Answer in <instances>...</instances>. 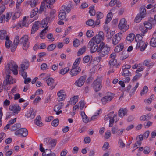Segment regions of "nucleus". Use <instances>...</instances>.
Here are the masks:
<instances>
[{"mask_svg": "<svg viewBox=\"0 0 156 156\" xmlns=\"http://www.w3.org/2000/svg\"><path fill=\"white\" fill-rule=\"evenodd\" d=\"M23 44V48L24 50H27L29 47V42L28 39V36L25 35L22 36L19 40L18 36H16L14 41L13 44L11 46V51L12 52L16 50L19 43Z\"/></svg>", "mask_w": 156, "mask_h": 156, "instance_id": "nucleus-1", "label": "nucleus"}, {"mask_svg": "<svg viewBox=\"0 0 156 156\" xmlns=\"http://www.w3.org/2000/svg\"><path fill=\"white\" fill-rule=\"evenodd\" d=\"M99 44L98 46L99 55L101 56L104 57L108 55L110 51V48L103 42H101Z\"/></svg>", "mask_w": 156, "mask_h": 156, "instance_id": "nucleus-2", "label": "nucleus"}, {"mask_svg": "<svg viewBox=\"0 0 156 156\" xmlns=\"http://www.w3.org/2000/svg\"><path fill=\"white\" fill-rule=\"evenodd\" d=\"M97 34L95 36L93 37L89 42L87 47L90 48V52L94 53L96 51L98 52V38H97Z\"/></svg>", "mask_w": 156, "mask_h": 156, "instance_id": "nucleus-3", "label": "nucleus"}, {"mask_svg": "<svg viewBox=\"0 0 156 156\" xmlns=\"http://www.w3.org/2000/svg\"><path fill=\"white\" fill-rule=\"evenodd\" d=\"M8 65L9 69L7 70V72L9 74L10 70L13 72V73L14 75H17L18 73L17 71L18 66L14 62L12 61L10 62Z\"/></svg>", "mask_w": 156, "mask_h": 156, "instance_id": "nucleus-4", "label": "nucleus"}, {"mask_svg": "<svg viewBox=\"0 0 156 156\" xmlns=\"http://www.w3.org/2000/svg\"><path fill=\"white\" fill-rule=\"evenodd\" d=\"M114 96V94L110 92L108 93L101 99L102 104L105 105L108 102L110 101L113 99Z\"/></svg>", "mask_w": 156, "mask_h": 156, "instance_id": "nucleus-5", "label": "nucleus"}, {"mask_svg": "<svg viewBox=\"0 0 156 156\" xmlns=\"http://www.w3.org/2000/svg\"><path fill=\"white\" fill-rule=\"evenodd\" d=\"M118 27L123 32L126 31L129 28V26L127 25V22L125 18H122L120 20Z\"/></svg>", "mask_w": 156, "mask_h": 156, "instance_id": "nucleus-6", "label": "nucleus"}, {"mask_svg": "<svg viewBox=\"0 0 156 156\" xmlns=\"http://www.w3.org/2000/svg\"><path fill=\"white\" fill-rule=\"evenodd\" d=\"M44 143L46 145H47L49 148L54 147L56 144V141L53 139L51 140L49 138H46L44 139Z\"/></svg>", "mask_w": 156, "mask_h": 156, "instance_id": "nucleus-7", "label": "nucleus"}, {"mask_svg": "<svg viewBox=\"0 0 156 156\" xmlns=\"http://www.w3.org/2000/svg\"><path fill=\"white\" fill-rule=\"evenodd\" d=\"M10 110L13 111V115H16L20 111L21 108L19 105H10L9 107Z\"/></svg>", "mask_w": 156, "mask_h": 156, "instance_id": "nucleus-8", "label": "nucleus"}, {"mask_svg": "<svg viewBox=\"0 0 156 156\" xmlns=\"http://www.w3.org/2000/svg\"><path fill=\"white\" fill-rule=\"evenodd\" d=\"M122 36L121 33H119L116 34L113 37L112 44L114 45L117 44L121 40Z\"/></svg>", "mask_w": 156, "mask_h": 156, "instance_id": "nucleus-9", "label": "nucleus"}, {"mask_svg": "<svg viewBox=\"0 0 156 156\" xmlns=\"http://www.w3.org/2000/svg\"><path fill=\"white\" fill-rule=\"evenodd\" d=\"M148 44V43L146 42L145 44V42L144 41H138L136 47V49H139L141 47L140 51H144Z\"/></svg>", "mask_w": 156, "mask_h": 156, "instance_id": "nucleus-10", "label": "nucleus"}, {"mask_svg": "<svg viewBox=\"0 0 156 156\" xmlns=\"http://www.w3.org/2000/svg\"><path fill=\"white\" fill-rule=\"evenodd\" d=\"M143 24L146 29H143V30L142 31L141 34V35L144 36L145 34L147 31L148 30H150L152 29L153 25L147 21L144 22Z\"/></svg>", "mask_w": 156, "mask_h": 156, "instance_id": "nucleus-11", "label": "nucleus"}, {"mask_svg": "<svg viewBox=\"0 0 156 156\" xmlns=\"http://www.w3.org/2000/svg\"><path fill=\"white\" fill-rule=\"evenodd\" d=\"M15 134L16 135L20 134L23 137H25L28 134V131L27 129L25 128H20L15 131Z\"/></svg>", "mask_w": 156, "mask_h": 156, "instance_id": "nucleus-12", "label": "nucleus"}, {"mask_svg": "<svg viewBox=\"0 0 156 156\" xmlns=\"http://www.w3.org/2000/svg\"><path fill=\"white\" fill-rule=\"evenodd\" d=\"M86 76H81L75 83V84L78 87H80L83 86L85 82Z\"/></svg>", "mask_w": 156, "mask_h": 156, "instance_id": "nucleus-13", "label": "nucleus"}, {"mask_svg": "<svg viewBox=\"0 0 156 156\" xmlns=\"http://www.w3.org/2000/svg\"><path fill=\"white\" fill-rule=\"evenodd\" d=\"M116 56V54L115 53H112L110 55V57L112 58L109 61V63L110 65L114 66L116 64L117 61V60L115 59Z\"/></svg>", "mask_w": 156, "mask_h": 156, "instance_id": "nucleus-14", "label": "nucleus"}, {"mask_svg": "<svg viewBox=\"0 0 156 156\" xmlns=\"http://www.w3.org/2000/svg\"><path fill=\"white\" fill-rule=\"evenodd\" d=\"M39 23L38 21H36L33 23L31 30V34H34L39 29Z\"/></svg>", "mask_w": 156, "mask_h": 156, "instance_id": "nucleus-15", "label": "nucleus"}, {"mask_svg": "<svg viewBox=\"0 0 156 156\" xmlns=\"http://www.w3.org/2000/svg\"><path fill=\"white\" fill-rule=\"evenodd\" d=\"M36 115V112H34L33 109L32 108L27 112L26 116L27 118H30L31 119H32L34 118Z\"/></svg>", "mask_w": 156, "mask_h": 156, "instance_id": "nucleus-16", "label": "nucleus"}, {"mask_svg": "<svg viewBox=\"0 0 156 156\" xmlns=\"http://www.w3.org/2000/svg\"><path fill=\"white\" fill-rule=\"evenodd\" d=\"M76 68L72 67V69L70 72V74L72 76L77 75L81 71V69L80 67H78L77 69Z\"/></svg>", "mask_w": 156, "mask_h": 156, "instance_id": "nucleus-17", "label": "nucleus"}, {"mask_svg": "<svg viewBox=\"0 0 156 156\" xmlns=\"http://www.w3.org/2000/svg\"><path fill=\"white\" fill-rule=\"evenodd\" d=\"M146 6L144 5L142 6L140 9L139 15L140 16L141 18H144L146 14V11L145 9Z\"/></svg>", "mask_w": 156, "mask_h": 156, "instance_id": "nucleus-18", "label": "nucleus"}, {"mask_svg": "<svg viewBox=\"0 0 156 156\" xmlns=\"http://www.w3.org/2000/svg\"><path fill=\"white\" fill-rule=\"evenodd\" d=\"M63 91L61 90L57 93V95L58 96V101H61L64 100L66 98V94H64Z\"/></svg>", "mask_w": 156, "mask_h": 156, "instance_id": "nucleus-19", "label": "nucleus"}, {"mask_svg": "<svg viewBox=\"0 0 156 156\" xmlns=\"http://www.w3.org/2000/svg\"><path fill=\"white\" fill-rule=\"evenodd\" d=\"M50 21H51L50 20V17L47 16L45 19H44L41 22V24L42 25L41 28L46 27L48 23Z\"/></svg>", "mask_w": 156, "mask_h": 156, "instance_id": "nucleus-20", "label": "nucleus"}, {"mask_svg": "<svg viewBox=\"0 0 156 156\" xmlns=\"http://www.w3.org/2000/svg\"><path fill=\"white\" fill-rule=\"evenodd\" d=\"M29 64V62L26 60H24L23 61L21 66V70H24L28 68Z\"/></svg>", "mask_w": 156, "mask_h": 156, "instance_id": "nucleus-21", "label": "nucleus"}, {"mask_svg": "<svg viewBox=\"0 0 156 156\" xmlns=\"http://www.w3.org/2000/svg\"><path fill=\"white\" fill-rule=\"evenodd\" d=\"M3 83H5L7 84H13L14 82L12 77L9 74L6 77L5 80H4Z\"/></svg>", "mask_w": 156, "mask_h": 156, "instance_id": "nucleus-22", "label": "nucleus"}, {"mask_svg": "<svg viewBox=\"0 0 156 156\" xmlns=\"http://www.w3.org/2000/svg\"><path fill=\"white\" fill-rule=\"evenodd\" d=\"M127 110L126 108H120L118 111V115L122 118L127 114Z\"/></svg>", "mask_w": 156, "mask_h": 156, "instance_id": "nucleus-23", "label": "nucleus"}, {"mask_svg": "<svg viewBox=\"0 0 156 156\" xmlns=\"http://www.w3.org/2000/svg\"><path fill=\"white\" fill-rule=\"evenodd\" d=\"M124 48V46L122 43H120L117 45L114 49V51L115 52L119 53L122 51Z\"/></svg>", "mask_w": 156, "mask_h": 156, "instance_id": "nucleus-24", "label": "nucleus"}, {"mask_svg": "<svg viewBox=\"0 0 156 156\" xmlns=\"http://www.w3.org/2000/svg\"><path fill=\"white\" fill-rule=\"evenodd\" d=\"M54 82V80L52 78L50 77L48 78L46 80V82L47 85L48 86H51V89H52L54 88L55 86V85L54 86H53V83Z\"/></svg>", "mask_w": 156, "mask_h": 156, "instance_id": "nucleus-25", "label": "nucleus"}, {"mask_svg": "<svg viewBox=\"0 0 156 156\" xmlns=\"http://www.w3.org/2000/svg\"><path fill=\"white\" fill-rule=\"evenodd\" d=\"M81 115L83 119V122L85 123H87L90 120H89L87 116L85 114L84 112L82 111L81 112Z\"/></svg>", "mask_w": 156, "mask_h": 156, "instance_id": "nucleus-26", "label": "nucleus"}, {"mask_svg": "<svg viewBox=\"0 0 156 156\" xmlns=\"http://www.w3.org/2000/svg\"><path fill=\"white\" fill-rule=\"evenodd\" d=\"M41 117L40 116H37L34 120V122L39 127H41L43 126V124L40 121Z\"/></svg>", "mask_w": 156, "mask_h": 156, "instance_id": "nucleus-27", "label": "nucleus"}, {"mask_svg": "<svg viewBox=\"0 0 156 156\" xmlns=\"http://www.w3.org/2000/svg\"><path fill=\"white\" fill-rule=\"evenodd\" d=\"M104 33L102 31H100L98 33V44L102 42L104 40Z\"/></svg>", "mask_w": 156, "mask_h": 156, "instance_id": "nucleus-28", "label": "nucleus"}, {"mask_svg": "<svg viewBox=\"0 0 156 156\" xmlns=\"http://www.w3.org/2000/svg\"><path fill=\"white\" fill-rule=\"evenodd\" d=\"M6 41L5 42V46L6 48H9L11 47L12 44V42L9 40L8 36H6L5 38Z\"/></svg>", "mask_w": 156, "mask_h": 156, "instance_id": "nucleus-29", "label": "nucleus"}, {"mask_svg": "<svg viewBox=\"0 0 156 156\" xmlns=\"http://www.w3.org/2000/svg\"><path fill=\"white\" fill-rule=\"evenodd\" d=\"M7 32L5 30H2L0 31V39L1 40H4L6 36Z\"/></svg>", "mask_w": 156, "mask_h": 156, "instance_id": "nucleus-30", "label": "nucleus"}, {"mask_svg": "<svg viewBox=\"0 0 156 156\" xmlns=\"http://www.w3.org/2000/svg\"><path fill=\"white\" fill-rule=\"evenodd\" d=\"M59 18L61 20H64L66 16V14L65 12H64L62 10H60L58 15Z\"/></svg>", "mask_w": 156, "mask_h": 156, "instance_id": "nucleus-31", "label": "nucleus"}, {"mask_svg": "<svg viewBox=\"0 0 156 156\" xmlns=\"http://www.w3.org/2000/svg\"><path fill=\"white\" fill-rule=\"evenodd\" d=\"M78 96H75L70 99L69 103L72 105H74L78 101Z\"/></svg>", "mask_w": 156, "mask_h": 156, "instance_id": "nucleus-32", "label": "nucleus"}, {"mask_svg": "<svg viewBox=\"0 0 156 156\" xmlns=\"http://www.w3.org/2000/svg\"><path fill=\"white\" fill-rule=\"evenodd\" d=\"M86 50V47L84 46L82 48L80 49L77 53V55L78 56H80L82 55L84 53Z\"/></svg>", "mask_w": 156, "mask_h": 156, "instance_id": "nucleus-33", "label": "nucleus"}, {"mask_svg": "<svg viewBox=\"0 0 156 156\" xmlns=\"http://www.w3.org/2000/svg\"><path fill=\"white\" fill-rule=\"evenodd\" d=\"M81 60V59L80 58H78L76 59L72 67L73 68H76L77 67L80 63Z\"/></svg>", "mask_w": 156, "mask_h": 156, "instance_id": "nucleus-34", "label": "nucleus"}, {"mask_svg": "<svg viewBox=\"0 0 156 156\" xmlns=\"http://www.w3.org/2000/svg\"><path fill=\"white\" fill-rule=\"evenodd\" d=\"M98 78L94 81L92 84V87H93V88L95 91L97 92L98 91L97 88L98 85Z\"/></svg>", "mask_w": 156, "mask_h": 156, "instance_id": "nucleus-35", "label": "nucleus"}, {"mask_svg": "<svg viewBox=\"0 0 156 156\" xmlns=\"http://www.w3.org/2000/svg\"><path fill=\"white\" fill-rule=\"evenodd\" d=\"M63 105V104L62 103H59L58 105H55L54 107V111H59L60 109H61Z\"/></svg>", "mask_w": 156, "mask_h": 156, "instance_id": "nucleus-36", "label": "nucleus"}, {"mask_svg": "<svg viewBox=\"0 0 156 156\" xmlns=\"http://www.w3.org/2000/svg\"><path fill=\"white\" fill-rule=\"evenodd\" d=\"M129 56V55L127 53V52L126 51H124L122 52V54H121L120 59L121 60H123L128 58Z\"/></svg>", "mask_w": 156, "mask_h": 156, "instance_id": "nucleus-37", "label": "nucleus"}, {"mask_svg": "<svg viewBox=\"0 0 156 156\" xmlns=\"http://www.w3.org/2000/svg\"><path fill=\"white\" fill-rule=\"evenodd\" d=\"M38 12V8H35L32 10L30 15V17L32 18Z\"/></svg>", "mask_w": 156, "mask_h": 156, "instance_id": "nucleus-38", "label": "nucleus"}, {"mask_svg": "<svg viewBox=\"0 0 156 156\" xmlns=\"http://www.w3.org/2000/svg\"><path fill=\"white\" fill-rule=\"evenodd\" d=\"M94 6L93 5L91 6L90 7L89 13L91 16H94L95 15V11L94 9Z\"/></svg>", "mask_w": 156, "mask_h": 156, "instance_id": "nucleus-39", "label": "nucleus"}, {"mask_svg": "<svg viewBox=\"0 0 156 156\" xmlns=\"http://www.w3.org/2000/svg\"><path fill=\"white\" fill-rule=\"evenodd\" d=\"M21 127V124L20 123H16L12 126L11 128V131H14Z\"/></svg>", "mask_w": 156, "mask_h": 156, "instance_id": "nucleus-40", "label": "nucleus"}, {"mask_svg": "<svg viewBox=\"0 0 156 156\" xmlns=\"http://www.w3.org/2000/svg\"><path fill=\"white\" fill-rule=\"evenodd\" d=\"M56 47V44H52L48 47L47 49L48 51H51L54 50Z\"/></svg>", "mask_w": 156, "mask_h": 156, "instance_id": "nucleus-41", "label": "nucleus"}, {"mask_svg": "<svg viewBox=\"0 0 156 156\" xmlns=\"http://www.w3.org/2000/svg\"><path fill=\"white\" fill-rule=\"evenodd\" d=\"M56 11L54 9H52L51 10L50 12V20L52 21L53 19H54L55 16V13Z\"/></svg>", "mask_w": 156, "mask_h": 156, "instance_id": "nucleus-42", "label": "nucleus"}, {"mask_svg": "<svg viewBox=\"0 0 156 156\" xmlns=\"http://www.w3.org/2000/svg\"><path fill=\"white\" fill-rule=\"evenodd\" d=\"M150 45L153 47H156V38H152L150 41Z\"/></svg>", "mask_w": 156, "mask_h": 156, "instance_id": "nucleus-43", "label": "nucleus"}, {"mask_svg": "<svg viewBox=\"0 0 156 156\" xmlns=\"http://www.w3.org/2000/svg\"><path fill=\"white\" fill-rule=\"evenodd\" d=\"M135 37L134 34H129L127 37H126V40L127 41H130L131 42L134 39V37Z\"/></svg>", "mask_w": 156, "mask_h": 156, "instance_id": "nucleus-44", "label": "nucleus"}, {"mask_svg": "<svg viewBox=\"0 0 156 156\" xmlns=\"http://www.w3.org/2000/svg\"><path fill=\"white\" fill-rule=\"evenodd\" d=\"M115 33L114 31H110L109 32H107L106 37L107 39H111Z\"/></svg>", "mask_w": 156, "mask_h": 156, "instance_id": "nucleus-45", "label": "nucleus"}, {"mask_svg": "<svg viewBox=\"0 0 156 156\" xmlns=\"http://www.w3.org/2000/svg\"><path fill=\"white\" fill-rule=\"evenodd\" d=\"M148 91V88L147 87V86H144L143 88V90L141 91L140 95L141 96L143 95L144 94L147 93Z\"/></svg>", "mask_w": 156, "mask_h": 156, "instance_id": "nucleus-46", "label": "nucleus"}, {"mask_svg": "<svg viewBox=\"0 0 156 156\" xmlns=\"http://www.w3.org/2000/svg\"><path fill=\"white\" fill-rule=\"evenodd\" d=\"M139 83H137L136 86L131 90L130 92V95L131 96L133 95L134 93L135 92L136 89L138 88L139 86Z\"/></svg>", "mask_w": 156, "mask_h": 156, "instance_id": "nucleus-47", "label": "nucleus"}, {"mask_svg": "<svg viewBox=\"0 0 156 156\" xmlns=\"http://www.w3.org/2000/svg\"><path fill=\"white\" fill-rule=\"evenodd\" d=\"M94 34V32L92 30H88L86 32V35L88 37L90 38Z\"/></svg>", "mask_w": 156, "mask_h": 156, "instance_id": "nucleus-48", "label": "nucleus"}, {"mask_svg": "<svg viewBox=\"0 0 156 156\" xmlns=\"http://www.w3.org/2000/svg\"><path fill=\"white\" fill-rule=\"evenodd\" d=\"M69 68L68 67H66L64 69H62L59 72L60 74L64 75L67 73L69 71Z\"/></svg>", "mask_w": 156, "mask_h": 156, "instance_id": "nucleus-49", "label": "nucleus"}, {"mask_svg": "<svg viewBox=\"0 0 156 156\" xmlns=\"http://www.w3.org/2000/svg\"><path fill=\"white\" fill-rule=\"evenodd\" d=\"M59 124V119L57 118L54 120L52 122L51 125L55 127L58 126Z\"/></svg>", "mask_w": 156, "mask_h": 156, "instance_id": "nucleus-50", "label": "nucleus"}, {"mask_svg": "<svg viewBox=\"0 0 156 156\" xmlns=\"http://www.w3.org/2000/svg\"><path fill=\"white\" fill-rule=\"evenodd\" d=\"M38 0H31L30 3V4L32 7H35L37 4Z\"/></svg>", "mask_w": 156, "mask_h": 156, "instance_id": "nucleus-51", "label": "nucleus"}, {"mask_svg": "<svg viewBox=\"0 0 156 156\" xmlns=\"http://www.w3.org/2000/svg\"><path fill=\"white\" fill-rule=\"evenodd\" d=\"M62 11L65 12L66 11L67 13H69L70 11L71 10L70 7L67 6H66L65 5L63 6L62 7Z\"/></svg>", "mask_w": 156, "mask_h": 156, "instance_id": "nucleus-52", "label": "nucleus"}, {"mask_svg": "<svg viewBox=\"0 0 156 156\" xmlns=\"http://www.w3.org/2000/svg\"><path fill=\"white\" fill-rule=\"evenodd\" d=\"M125 68H123V72L122 73V75L124 76H129V74H131V73L129 71Z\"/></svg>", "mask_w": 156, "mask_h": 156, "instance_id": "nucleus-53", "label": "nucleus"}, {"mask_svg": "<svg viewBox=\"0 0 156 156\" xmlns=\"http://www.w3.org/2000/svg\"><path fill=\"white\" fill-rule=\"evenodd\" d=\"M148 22L150 23L152 25H154L156 24V20L155 19H154L151 17L149 18L148 20L147 21Z\"/></svg>", "mask_w": 156, "mask_h": 156, "instance_id": "nucleus-54", "label": "nucleus"}, {"mask_svg": "<svg viewBox=\"0 0 156 156\" xmlns=\"http://www.w3.org/2000/svg\"><path fill=\"white\" fill-rule=\"evenodd\" d=\"M79 42V40L77 39H76L73 41V45L75 47H77L80 45Z\"/></svg>", "mask_w": 156, "mask_h": 156, "instance_id": "nucleus-55", "label": "nucleus"}, {"mask_svg": "<svg viewBox=\"0 0 156 156\" xmlns=\"http://www.w3.org/2000/svg\"><path fill=\"white\" fill-rule=\"evenodd\" d=\"M152 124V122H151L150 121H147L145 122L144 124V126L145 128H147L150 127V126H151Z\"/></svg>", "mask_w": 156, "mask_h": 156, "instance_id": "nucleus-56", "label": "nucleus"}, {"mask_svg": "<svg viewBox=\"0 0 156 156\" xmlns=\"http://www.w3.org/2000/svg\"><path fill=\"white\" fill-rule=\"evenodd\" d=\"M118 129V127L117 126H114L113 127L111 130L112 133L114 134L117 133Z\"/></svg>", "mask_w": 156, "mask_h": 156, "instance_id": "nucleus-57", "label": "nucleus"}, {"mask_svg": "<svg viewBox=\"0 0 156 156\" xmlns=\"http://www.w3.org/2000/svg\"><path fill=\"white\" fill-rule=\"evenodd\" d=\"M40 151L42 152V154H44V155L46 154L45 151L47 150L48 149H46L45 150L44 148H43V144L42 143H41L40 145V148H39Z\"/></svg>", "mask_w": 156, "mask_h": 156, "instance_id": "nucleus-58", "label": "nucleus"}, {"mask_svg": "<svg viewBox=\"0 0 156 156\" xmlns=\"http://www.w3.org/2000/svg\"><path fill=\"white\" fill-rule=\"evenodd\" d=\"M94 23V21L90 19L86 22L87 25L89 26H93Z\"/></svg>", "mask_w": 156, "mask_h": 156, "instance_id": "nucleus-59", "label": "nucleus"}, {"mask_svg": "<svg viewBox=\"0 0 156 156\" xmlns=\"http://www.w3.org/2000/svg\"><path fill=\"white\" fill-rule=\"evenodd\" d=\"M45 3H41L39 10L38 11L39 13L41 14L42 12L44 11L45 7Z\"/></svg>", "mask_w": 156, "mask_h": 156, "instance_id": "nucleus-60", "label": "nucleus"}, {"mask_svg": "<svg viewBox=\"0 0 156 156\" xmlns=\"http://www.w3.org/2000/svg\"><path fill=\"white\" fill-rule=\"evenodd\" d=\"M48 69L49 68L46 63H43L41 65V70H45Z\"/></svg>", "mask_w": 156, "mask_h": 156, "instance_id": "nucleus-61", "label": "nucleus"}, {"mask_svg": "<svg viewBox=\"0 0 156 156\" xmlns=\"http://www.w3.org/2000/svg\"><path fill=\"white\" fill-rule=\"evenodd\" d=\"M141 76V74L140 73H138L137 75H135L132 79L133 82L136 81L138 79L140 78Z\"/></svg>", "mask_w": 156, "mask_h": 156, "instance_id": "nucleus-62", "label": "nucleus"}, {"mask_svg": "<svg viewBox=\"0 0 156 156\" xmlns=\"http://www.w3.org/2000/svg\"><path fill=\"white\" fill-rule=\"evenodd\" d=\"M90 60V57L88 56L87 55L85 56L83 59V62L85 63L88 62Z\"/></svg>", "mask_w": 156, "mask_h": 156, "instance_id": "nucleus-63", "label": "nucleus"}, {"mask_svg": "<svg viewBox=\"0 0 156 156\" xmlns=\"http://www.w3.org/2000/svg\"><path fill=\"white\" fill-rule=\"evenodd\" d=\"M20 27H28L29 24L27 23L26 21H22L20 23Z\"/></svg>", "mask_w": 156, "mask_h": 156, "instance_id": "nucleus-64", "label": "nucleus"}]
</instances>
